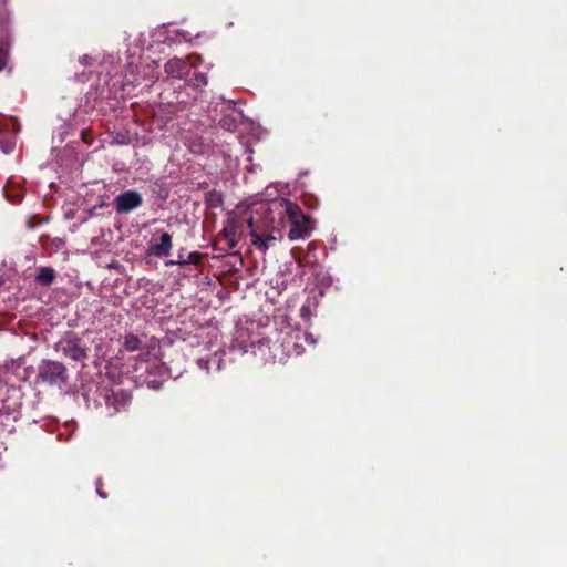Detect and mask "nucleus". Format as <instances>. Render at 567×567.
Here are the masks:
<instances>
[{
  "label": "nucleus",
  "mask_w": 567,
  "mask_h": 567,
  "mask_svg": "<svg viewBox=\"0 0 567 567\" xmlns=\"http://www.w3.org/2000/svg\"><path fill=\"white\" fill-rule=\"evenodd\" d=\"M286 214L291 228L288 237L290 240L303 239L312 229V223L309 216L305 215L301 208L291 202H286Z\"/></svg>",
  "instance_id": "obj_1"
},
{
  "label": "nucleus",
  "mask_w": 567,
  "mask_h": 567,
  "mask_svg": "<svg viewBox=\"0 0 567 567\" xmlns=\"http://www.w3.org/2000/svg\"><path fill=\"white\" fill-rule=\"evenodd\" d=\"M246 219L233 217L228 219L224 227V237L230 248H235L239 240L244 237V223Z\"/></svg>",
  "instance_id": "obj_2"
},
{
  "label": "nucleus",
  "mask_w": 567,
  "mask_h": 567,
  "mask_svg": "<svg viewBox=\"0 0 567 567\" xmlns=\"http://www.w3.org/2000/svg\"><path fill=\"white\" fill-rule=\"evenodd\" d=\"M141 204L142 197L137 192L134 190L122 193L114 200L117 213H127L141 206Z\"/></svg>",
  "instance_id": "obj_3"
},
{
  "label": "nucleus",
  "mask_w": 567,
  "mask_h": 567,
  "mask_svg": "<svg viewBox=\"0 0 567 567\" xmlns=\"http://www.w3.org/2000/svg\"><path fill=\"white\" fill-rule=\"evenodd\" d=\"M173 247L172 236L168 233H162L159 240L153 239L148 246V254L154 257H166Z\"/></svg>",
  "instance_id": "obj_4"
},
{
  "label": "nucleus",
  "mask_w": 567,
  "mask_h": 567,
  "mask_svg": "<svg viewBox=\"0 0 567 567\" xmlns=\"http://www.w3.org/2000/svg\"><path fill=\"white\" fill-rule=\"evenodd\" d=\"M248 227L250 228L251 244L258 247L264 252L268 249V241L275 240L274 236H261L257 233L254 227V218L249 217L247 219Z\"/></svg>",
  "instance_id": "obj_5"
},
{
  "label": "nucleus",
  "mask_w": 567,
  "mask_h": 567,
  "mask_svg": "<svg viewBox=\"0 0 567 567\" xmlns=\"http://www.w3.org/2000/svg\"><path fill=\"white\" fill-rule=\"evenodd\" d=\"M55 279V272L50 267H41L37 275V282L41 286H50Z\"/></svg>",
  "instance_id": "obj_6"
},
{
  "label": "nucleus",
  "mask_w": 567,
  "mask_h": 567,
  "mask_svg": "<svg viewBox=\"0 0 567 567\" xmlns=\"http://www.w3.org/2000/svg\"><path fill=\"white\" fill-rule=\"evenodd\" d=\"M140 346H141V341L140 339L134 336V334H128L125 337L124 339V348L127 350V351H136L140 349Z\"/></svg>",
  "instance_id": "obj_7"
},
{
  "label": "nucleus",
  "mask_w": 567,
  "mask_h": 567,
  "mask_svg": "<svg viewBox=\"0 0 567 567\" xmlns=\"http://www.w3.org/2000/svg\"><path fill=\"white\" fill-rule=\"evenodd\" d=\"M184 264H186V261H184V260H181V261L168 260V261H166V266L184 265Z\"/></svg>",
  "instance_id": "obj_8"
},
{
  "label": "nucleus",
  "mask_w": 567,
  "mask_h": 567,
  "mask_svg": "<svg viewBox=\"0 0 567 567\" xmlns=\"http://www.w3.org/2000/svg\"><path fill=\"white\" fill-rule=\"evenodd\" d=\"M84 357H85V353L82 350H78V353H75V355H74L75 359H81V358H84Z\"/></svg>",
  "instance_id": "obj_9"
}]
</instances>
